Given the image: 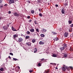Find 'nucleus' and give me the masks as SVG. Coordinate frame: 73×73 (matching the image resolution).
<instances>
[{"mask_svg":"<svg viewBox=\"0 0 73 73\" xmlns=\"http://www.w3.org/2000/svg\"><path fill=\"white\" fill-rule=\"evenodd\" d=\"M31 13H32V14L33 13L35 12L33 11V10L31 11Z\"/></svg>","mask_w":73,"mask_h":73,"instance_id":"34","label":"nucleus"},{"mask_svg":"<svg viewBox=\"0 0 73 73\" xmlns=\"http://www.w3.org/2000/svg\"><path fill=\"white\" fill-rule=\"evenodd\" d=\"M35 50L36 51H37V49L36 48H35Z\"/></svg>","mask_w":73,"mask_h":73,"instance_id":"44","label":"nucleus"},{"mask_svg":"<svg viewBox=\"0 0 73 73\" xmlns=\"http://www.w3.org/2000/svg\"><path fill=\"white\" fill-rule=\"evenodd\" d=\"M8 13L9 14H10V13H11V12L10 11H9V12H8Z\"/></svg>","mask_w":73,"mask_h":73,"instance_id":"45","label":"nucleus"},{"mask_svg":"<svg viewBox=\"0 0 73 73\" xmlns=\"http://www.w3.org/2000/svg\"><path fill=\"white\" fill-rule=\"evenodd\" d=\"M0 6H1V4H0Z\"/></svg>","mask_w":73,"mask_h":73,"instance_id":"61","label":"nucleus"},{"mask_svg":"<svg viewBox=\"0 0 73 73\" xmlns=\"http://www.w3.org/2000/svg\"><path fill=\"white\" fill-rule=\"evenodd\" d=\"M32 42L33 43H34L36 42V40L35 39H33L32 40Z\"/></svg>","mask_w":73,"mask_h":73,"instance_id":"20","label":"nucleus"},{"mask_svg":"<svg viewBox=\"0 0 73 73\" xmlns=\"http://www.w3.org/2000/svg\"><path fill=\"white\" fill-rule=\"evenodd\" d=\"M37 52V51H36L35 50L34 53H36V52Z\"/></svg>","mask_w":73,"mask_h":73,"instance_id":"51","label":"nucleus"},{"mask_svg":"<svg viewBox=\"0 0 73 73\" xmlns=\"http://www.w3.org/2000/svg\"><path fill=\"white\" fill-rule=\"evenodd\" d=\"M64 46L65 47V48H66L67 47V45L66 44H64Z\"/></svg>","mask_w":73,"mask_h":73,"instance_id":"27","label":"nucleus"},{"mask_svg":"<svg viewBox=\"0 0 73 73\" xmlns=\"http://www.w3.org/2000/svg\"><path fill=\"white\" fill-rule=\"evenodd\" d=\"M32 20L31 19H30L29 20V23H31V21H32Z\"/></svg>","mask_w":73,"mask_h":73,"instance_id":"43","label":"nucleus"},{"mask_svg":"<svg viewBox=\"0 0 73 73\" xmlns=\"http://www.w3.org/2000/svg\"><path fill=\"white\" fill-rule=\"evenodd\" d=\"M41 65H42L41 63L40 62H39L38 64V66H41Z\"/></svg>","mask_w":73,"mask_h":73,"instance_id":"17","label":"nucleus"},{"mask_svg":"<svg viewBox=\"0 0 73 73\" xmlns=\"http://www.w3.org/2000/svg\"><path fill=\"white\" fill-rule=\"evenodd\" d=\"M35 35H36V34H34V36H35Z\"/></svg>","mask_w":73,"mask_h":73,"instance_id":"64","label":"nucleus"},{"mask_svg":"<svg viewBox=\"0 0 73 73\" xmlns=\"http://www.w3.org/2000/svg\"><path fill=\"white\" fill-rule=\"evenodd\" d=\"M0 70L1 71V72H3V71L4 70V69L3 68H2L0 69Z\"/></svg>","mask_w":73,"mask_h":73,"instance_id":"23","label":"nucleus"},{"mask_svg":"<svg viewBox=\"0 0 73 73\" xmlns=\"http://www.w3.org/2000/svg\"><path fill=\"white\" fill-rule=\"evenodd\" d=\"M26 33L28 35H29L30 34V32L29 31H27Z\"/></svg>","mask_w":73,"mask_h":73,"instance_id":"25","label":"nucleus"},{"mask_svg":"<svg viewBox=\"0 0 73 73\" xmlns=\"http://www.w3.org/2000/svg\"><path fill=\"white\" fill-rule=\"evenodd\" d=\"M73 27V24H72L71 25H70V27L72 28Z\"/></svg>","mask_w":73,"mask_h":73,"instance_id":"39","label":"nucleus"},{"mask_svg":"<svg viewBox=\"0 0 73 73\" xmlns=\"http://www.w3.org/2000/svg\"><path fill=\"white\" fill-rule=\"evenodd\" d=\"M8 57H9V58L10 59H11V57L9 56Z\"/></svg>","mask_w":73,"mask_h":73,"instance_id":"52","label":"nucleus"},{"mask_svg":"<svg viewBox=\"0 0 73 73\" xmlns=\"http://www.w3.org/2000/svg\"><path fill=\"white\" fill-rule=\"evenodd\" d=\"M67 56H68L67 54H64V56L65 57H67Z\"/></svg>","mask_w":73,"mask_h":73,"instance_id":"28","label":"nucleus"},{"mask_svg":"<svg viewBox=\"0 0 73 73\" xmlns=\"http://www.w3.org/2000/svg\"><path fill=\"white\" fill-rule=\"evenodd\" d=\"M56 69H58V68L56 67L55 68Z\"/></svg>","mask_w":73,"mask_h":73,"instance_id":"57","label":"nucleus"},{"mask_svg":"<svg viewBox=\"0 0 73 73\" xmlns=\"http://www.w3.org/2000/svg\"><path fill=\"white\" fill-rule=\"evenodd\" d=\"M3 7V4H1V6H0V8H2Z\"/></svg>","mask_w":73,"mask_h":73,"instance_id":"31","label":"nucleus"},{"mask_svg":"<svg viewBox=\"0 0 73 73\" xmlns=\"http://www.w3.org/2000/svg\"><path fill=\"white\" fill-rule=\"evenodd\" d=\"M52 56L53 57H57V55L54 54H53Z\"/></svg>","mask_w":73,"mask_h":73,"instance_id":"14","label":"nucleus"},{"mask_svg":"<svg viewBox=\"0 0 73 73\" xmlns=\"http://www.w3.org/2000/svg\"><path fill=\"white\" fill-rule=\"evenodd\" d=\"M62 54H64V53H62Z\"/></svg>","mask_w":73,"mask_h":73,"instance_id":"63","label":"nucleus"},{"mask_svg":"<svg viewBox=\"0 0 73 73\" xmlns=\"http://www.w3.org/2000/svg\"><path fill=\"white\" fill-rule=\"evenodd\" d=\"M39 44H40V45H42L44 44V43L42 41H40L39 42Z\"/></svg>","mask_w":73,"mask_h":73,"instance_id":"13","label":"nucleus"},{"mask_svg":"<svg viewBox=\"0 0 73 73\" xmlns=\"http://www.w3.org/2000/svg\"><path fill=\"white\" fill-rule=\"evenodd\" d=\"M39 16L40 17H42V13H40L39 14Z\"/></svg>","mask_w":73,"mask_h":73,"instance_id":"21","label":"nucleus"},{"mask_svg":"<svg viewBox=\"0 0 73 73\" xmlns=\"http://www.w3.org/2000/svg\"><path fill=\"white\" fill-rule=\"evenodd\" d=\"M10 54L11 55V56H13V53L11 52L10 53Z\"/></svg>","mask_w":73,"mask_h":73,"instance_id":"38","label":"nucleus"},{"mask_svg":"<svg viewBox=\"0 0 73 73\" xmlns=\"http://www.w3.org/2000/svg\"><path fill=\"white\" fill-rule=\"evenodd\" d=\"M40 36L41 37H45V35H44L43 34H42L40 35Z\"/></svg>","mask_w":73,"mask_h":73,"instance_id":"18","label":"nucleus"},{"mask_svg":"<svg viewBox=\"0 0 73 73\" xmlns=\"http://www.w3.org/2000/svg\"><path fill=\"white\" fill-rule=\"evenodd\" d=\"M40 10H41V9H40L39 8V12H40Z\"/></svg>","mask_w":73,"mask_h":73,"instance_id":"59","label":"nucleus"},{"mask_svg":"<svg viewBox=\"0 0 73 73\" xmlns=\"http://www.w3.org/2000/svg\"><path fill=\"white\" fill-rule=\"evenodd\" d=\"M18 40L19 42H22V41H23V39L21 37H20L19 38H18Z\"/></svg>","mask_w":73,"mask_h":73,"instance_id":"2","label":"nucleus"},{"mask_svg":"<svg viewBox=\"0 0 73 73\" xmlns=\"http://www.w3.org/2000/svg\"><path fill=\"white\" fill-rule=\"evenodd\" d=\"M13 14L15 16H17V17H19V14L17 13H13Z\"/></svg>","mask_w":73,"mask_h":73,"instance_id":"3","label":"nucleus"},{"mask_svg":"<svg viewBox=\"0 0 73 73\" xmlns=\"http://www.w3.org/2000/svg\"><path fill=\"white\" fill-rule=\"evenodd\" d=\"M66 68L68 70V71H69V70H70V68H69L68 67H66Z\"/></svg>","mask_w":73,"mask_h":73,"instance_id":"19","label":"nucleus"},{"mask_svg":"<svg viewBox=\"0 0 73 73\" xmlns=\"http://www.w3.org/2000/svg\"><path fill=\"white\" fill-rule=\"evenodd\" d=\"M31 42H27L26 43V44L27 46H31Z\"/></svg>","mask_w":73,"mask_h":73,"instance_id":"9","label":"nucleus"},{"mask_svg":"<svg viewBox=\"0 0 73 73\" xmlns=\"http://www.w3.org/2000/svg\"><path fill=\"white\" fill-rule=\"evenodd\" d=\"M7 5H7V4H6L4 5V6H5V7H7Z\"/></svg>","mask_w":73,"mask_h":73,"instance_id":"50","label":"nucleus"},{"mask_svg":"<svg viewBox=\"0 0 73 73\" xmlns=\"http://www.w3.org/2000/svg\"><path fill=\"white\" fill-rule=\"evenodd\" d=\"M70 51H73V49L72 48H70Z\"/></svg>","mask_w":73,"mask_h":73,"instance_id":"35","label":"nucleus"},{"mask_svg":"<svg viewBox=\"0 0 73 73\" xmlns=\"http://www.w3.org/2000/svg\"><path fill=\"white\" fill-rule=\"evenodd\" d=\"M17 67L19 69H20V67H19V66H18Z\"/></svg>","mask_w":73,"mask_h":73,"instance_id":"55","label":"nucleus"},{"mask_svg":"<svg viewBox=\"0 0 73 73\" xmlns=\"http://www.w3.org/2000/svg\"><path fill=\"white\" fill-rule=\"evenodd\" d=\"M7 28H8V27H9V25H7Z\"/></svg>","mask_w":73,"mask_h":73,"instance_id":"47","label":"nucleus"},{"mask_svg":"<svg viewBox=\"0 0 73 73\" xmlns=\"http://www.w3.org/2000/svg\"><path fill=\"white\" fill-rule=\"evenodd\" d=\"M13 60H15V61H17V60H18V59L15 58H13Z\"/></svg>","mask_w":73,"mask_h":73,"instance_id":"32","label":"nucleus"},{"mask_svg":"<svg viewBox=\"0 0 73 73\" xmlns=\"http://www.w3.org/2000/svg\"><path fill=\"white\" fill-rule=\"evenodd\" d=\"M27 19H29L30 18V16H28L27 17Z\"/></svg>","mask_w":73,"mask_h":73,"instance_id":"48","label":"nucleus"},{"mask_svg":"<svg viewBox=\"0 0 73 73\" xmlns=\"http://www.w3.org/2000/svg\"><path fill=\"white\" fill-rule=\"evenodd\" d=\"M41 0H39L38 2L39 3H40L41 2Z\"/></svg>","mask_w":73,"mask_h":73,"instance_id":"56","label":"nucleus"},{"mask_svg":"<svg viewBox=\"0 0 73 73\" xmlns=\"http://www.w3.org/2000/svg\"><path fill=\"white\" fill-rule=\"evenodd\" d=\"M30 38V36H26L25 37V39H29Z\"/></svg>","mask_w":73,"mask_h":73,"instance_id":"15","label":"nucleus"},{"mask_svg":"<svg viewBox=\"0 0 73 73\" xmlns=\"http://www.w3.org/2000/svg\"><path fill=\"white\" fill-rule=\"evenodd\" d=\"M68 36V33H65L64 34V36L65 37H67Z\"/></svg>","mask_w":73,"mask_h":73,"instance_id":"6","label":"nucleus"},{"mask_svg":"<svg viewBox=\"0 0 73 73\" xmlns=\"http://www.w3.org/2000/svg\"><path fill=\"white\" fill-rule=\"evenodd\" d=\"M30 31L31 32L33 33L35 32V29H31L30 30Z\"/></svg>","mask_w":73,"mask_h":73,"instance_id":"7","label":"nucleus"},{"mask_svg":"<svg viewBox=\"0 0 73 73\" xmlns=\"http://www.w3.org/2000/svg\"><path fill=\"white\" fill-rule=\"evenodd\" d=\"M7 36V35H6V36H5V37L4 38V39H5V37H6V36Z\"/></svg>","mask_w":73,"mask_h":73,"instance_id":"54","label":"nucleus"},{"mask_svg":"<svg viewBox=\"0 0 73 73\" xmlns=\"http://www.w3.org/2000/svg\"><path fill=\"white\" fill-rule=\"evenodd\" d=\"M69 31L70 32H72V30H70V29H69Z\"/></svg>","mask_w":73,"mask_h":73,"instance_id":"46","label":"nucleus"},{"mask_svg":"<svg viewBox=\"0 0 73 73\" xmlns=\"http://www.w3.org/2000/svg\"><path fill=\"white\" fill-rule=\"evenodd\" d=\"M43 31L44 32H46V30L45 29H42Z\"/></svg>","mask_w":73,"mask_h":73,"instance_id":"26","label":"nucleus"},{"mask_svg":"<svg viewBox=\"0 0 73 73\" xmlns=\"http://www.w3.org/2000/svg\"><path fill=\"white\" fill-rule=\"evenodd\" d=\"M0 58H1V56H0Z\"/></svg>","mask_w":73,"mask_h":73,"instance_id":"62","label":"nucleus"},{"mask_svg":"<svg viewBox=\"0 0 73 73\" xmlns=\"http://www.w3.org/2000/svg\"><path fill=\"white\" fill-rule=\"evenodd\" d=\"M3 29H4L5 30H7V29H8V27H7V26H5L3 27Z\"/></svg>","mask_w":73,"mask_h":73,"instance_id":"5","label":"nucleus"},{"mask_svg":"<svg viewBox=\"0 0 73 73\" xmlns=\"http://www.w3.org/2000/svg\"><path fill=\"white\" fill-rule=\"evenodd\" d=\"M27 2L28 3H31V2L29 1H28Z\"/></svg>","mask_w":73,"mask_h":73,"instance_id":"49","label":"nucleus"},{"mask_svg":"<svg viewBox=\"0 0 73 73\" xmlns=\"http://www.w3.org/2000/svg\"><path fill=\"white\" fill-rule=\"evenodd\" d=\"M68 23L69 24H72V21H68Z\"/></svg>","mask_w":73,"mask_h":73,"instance_id":"22","label":"nucleus"},{"mask_svg":"<svg viewBox=\"0 0 73 73\" xmlns=\"http://www.w3.org/2000/svg\"><path fill=\"white\" fill-rule=\"evenodd\" d=\"M40 60L41 61H45V59L44 58H43L42 59H40Z\"/></svg>","mask_w":73,"mask_h":73,"instance_id":"30","label":"nucleus"},{"mask_svg":"<svg viewBox=\"0 0 73 73\" xmlns=\"http://www.w3.org/2000/svg\"><path fill=\"white\" fill-rule=\"evenodd\" d=\"M52 33H53L54 35H56L57 33L54 32H52Z\"/></svg>","mask_w":73,"mask_h":73,"instance_id":"24","label":"nucleus"},{"mask_svg":"<svg viewBox=\"0 0 73 73\" xmlns=\"http://www.w3.org/2000/svg\"><path fill=\"white\" fill-rule=\"evenodd\" d=\"M1 19H3V17H0V20H1Z\"/></svg>","mask_w":73,"mask_h":73,"instance_id":"40","label":"nucleus"},{"mask_svg":"<svg viewBox=\"0 0 73 73\" xmlns=\"http://www.w3.org/2000/svg\"><path fill=\"white\" fill-rule=\"evenodd\" d=\"M36 31L37 32H39V30L38 29V28L36 29Z\"/></svg>","mask_w":73,"mask_h":73,"instance_id":"29","label":"nucleus"},{"mask_svg":"<svg viewBox=\"0 0 73 73\" xmlns=\"http://www.w3.org/2000/svg\"><path fill=\"white\" fill-rule=\"evenodd\" d=\"M12 31H17V30H16V29H15V28H14V27H12Z\"/></svg>","mask_w":73,"mask_h":73,"instance_id":"12","label":"nucleus"},{"mask_svg":"<svg viewBox=\"0 0 73 73\" xmlns=\"http://www.w3.org/2000/svg\"><path fill=\"white\" fill-rule=\"evenodd\" d=\"M70 69H73V67H70Z\"/></svg>","mask_w":73,"mask_h":73,"instance_id":"58","label":"nucleus"},{"mask_svg":"<svg viewBox=\"0 0 73 73\" xmlns=\"http://www.w3.org/2000/svg\"><path fill=\"white\" fill-rule=\"evenodd\" d=\"M58 40H59L58 38L57 37L54 38V41H58Z\"/></svg>","mask_w":73,"mask_h":73,"instance_id":"10","label":"nucleus"},{"mask_svg":"<svg viewBox=\"0 0 73 73\" xmlns=\"http://www.w3.org/2000/svg\"><path fill=\"white\" fill-rule=\"evenodd\" d=\"M13 37L14 39L15 40L16 39V38L18 37V35H17V34L14 35H13Z\"/></svg>","mask_w":73,"mask_h":73,"instance_id":"4","label":"nucleus"},{"mask_svg":"<svg viewBox=\"0 0 73 73\" xmlns=\"http://www.w3.org/2000/svg\"><path fill=\"white\" fill-rule=\"evenodd\" d=\"M3 3V1L1 0H0V4H1Z\"/></svg>","mask_w":73,"mask_h":73,"instance_id":"41","label":"nucleus"},{"mask_svg":"<svg viewBox=\"0 0 73 73\" xmlns=\"http://www.w3.org/2000/svg\"><path fill=\"white\" fill-rule=\"evenodd\" d=\"M9 4H10L15 3V1L14 0H9Z\"/></svg>","mask_w":73,"mask_h":73,"instance_id":"1","label":"nucleus"},{"mask_svg":"<svg viewBox=\"0 0 73 73\" xmlns=\"http://www.w3.org/2000/svg\"><path fill=\"white\" fill-rule=\"evenodd\" d=\"M61 12L62 14H64L65 13V10L64 9H62Z\"/></svg>","mask_w":73,"mask_h":73,"instance_id":"11","label":"nucleus"},{"mask_svg":"<svg viewBox=\"0 0 73 73\" xmlns=\"http://www.w3.org/2000/svg\"><path fill=\"white\" fill-rule=\"evenodd\" d=\"M68 5V3H66L65 4V6Z\"/></svg>","mask_w":73,"mask_h":73,"instance_id":"37","label":"nucleus"},{"mask_svg":"<svg viewBox=\"0 0 73 73\" xmlns=\"http://www.w3.org/2000/svg\"><path fill=\"white\" fill-rule=\"evenodd\" d=\"M35 24H38V23L36 21H34Z\"/></svg>","mask_w":73,"mask_h":73,"instance_id":"33","label":"nucleus"},{"mask_svg":"<svg viewBox=\"0 0 73 73\" xmlns=\"http://www.w3.org/2000/svg\"><path fill=\"white\" fill-rule=\"evenodd\" d=\"M49 73V71H47L46 73Z\"/></svg>","mask_w":73,"mask_h":73,"instance_id":"60","label":"nucleus"},{"mask_svg":"<svg viewBox=\"0 0 73 73\" xmlns=\"http://www.w3.org/2000/svg\"><path fill=\"white\" fill-rule=\"evenodd\" d=\"M60 50H61V52H62V50H64V49H65V48H64V47H60Z\"/></svg>","mask_w":73,"mask_h":73,"instance_id":"8","label":"nucleus"},{"mask_svg":"<svg viewBox=\"0 0 73 73\" xmlns=\"http://www.w3.org/2000/svg\"><path fill=\"white\" fill-rule=\"evenodd\" d=\"M29 72H30V73H32V72H33V70H30L29 71Z\"/></svg>","mask_w":73,"mask_h":73,"instance_id":"36","label":"nucleus"},{"mask_svg":"<svg viewBox=\"0 0 73 73\" xmlns=\"http://www.w3.org/2000/svg\"><path fill=\"white\" fill-rule=\"evenodd\" d=\"M62 71H65V70H66V69H65V67H63L62 68Z\"/></svg>","mask_w":73,"mask_h":73,"instance_id":"16","label":"nucleus"},{"mask_svg":"<svg viewBox=\"0 0 73 73\" xmlns=\"http://www.w3.org/2000/svg\"><path fill=\"white\" fill-rule=\"evenodd\" d=\"M55 5L56 7H58V5L57 4H56Z\"/></svg>","mask_w":73,"mask_h":73,"instance_id":"42","label":"nucleus"},{"mask_svg":"<svg viewBox=\"0 0 73 73\" xmlns=\"http://www.w3.org/2000/svg\"><path fill=\"white\" fill-rule=\"evenodd\" d=\"M21 36H24V35H23V34H21Z\"/></svg>","mask_w":73,"mask_h":73,"instance_id":"53","label":"nucleus"}]
</instances>
